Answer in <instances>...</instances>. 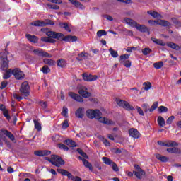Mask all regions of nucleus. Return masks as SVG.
Returning a JSON list of instances; mask_svg holds the SVG:
<instances>
[{"instance_id":"obj_1","label":"nucleus","mask_w":181,"mask_h":181,"mask_svg":"<svg viewBox=\"0 0 181 181\" xmlns=\"http://www.w3.org/2000/svg\"><path fill=\"white\" fill-rule=\"evenodd\" d=\"M42 32H44L48 37H41L42 42H46V43H56V40H64V42H77V36L68 35L64 36L63 33H56L49 30V28H42Z\"/></svg>"},{"instance_id":"obj_2","label":"nucleus","mask_w":181,"mask_h":181,"mask_svg":"<svg viewBox=\"0 0 181 181\" xmlns=\"http://www.w3.org/2000/svg\"><path fill=\"white\" fill-rule=\"evenodd\" d=\"M101 115H103V113H101L98 110H94L89 109L86 111V116L90 119H94V118H95V119H98L99 122L105 124L106 125H114L115 124L112 120L103 117Z\"/></svg>"},{"instance_id":"obj_3","label":"nucleus","mask_w":181,"mask_h":181,"mask_svg":"<svg viewBox=\"0 0 181 181\" xmlns=\"http://www.w3.org/2000/svg\"><path fill=\"white\" fill-rule=\"evenodd\" d=\"M57 171L58 172V173H60L63 176H67L68 179H71L72 181H82L80 177L78 176L74 177L71 173H70V172L64 169L58 168Z\"/></svg>"},{"instance_id":"obj_4","label":"nucleus","mask_w":181,"mask_h":181,"mask_svg":"<svg viewBox=\"0 0 181 181\" xmlns=\"http://www.w3.org/2000/svg\"><path fill=\"white\" fill-rule=\"evenodd\" d=\"M116 103L119 107H122V108H124V110H127V111H135V107H134L129 103L121 100V99H117Z\"/></svg>"},{"instance_id":"obj_5","label":"nucleus","mask_w":181,"mask_h":181,"mask_svg":"<svg viewBox=\"0 0 181 181\" xmlns=\"http://www.w3.org/2000/svg\"><path fill=\"white\" fill-rule=\"evenodd\" d=\"M49 160L50 163H52V165H54V166H57V168H60L61 166H63V165H64L65 163L64 160L62 158V157L56 155H52V159Z\"/></svg>"},{"instance_id":"obj_6","label":"nucleus","mask_w":181,"mask_h":181,"mask_svg":"<svg viewBox=\"0 0 181 181\" xmlns=\"http://www.w3.org/2000/svg\"><path fill=\"white\" fill-rule=\"evenodd\" d=\"M30 25L32 26H39L41 28H43L45 26H47V25H54V22L52 20L46 19L45 21H41V20H37L35 21H33L30 23Z\"/></svg>"},{"instance_id":"obj_7","label":"nucleus","mask_w":181,"mask_h":181,"mask_svg":"<svg viewBox=\"0 0 181 181\" xmlns=\"http://www.w3.org/2000/svg\"><path fill=\"white\" fill-rule=\"evenodd\" d=\"M29 90H30L29 83L28 81L23 82L20 88V92L21 93V94H23V95H25V97H28L30 94Z\"/></svg>"},{"instance_id":"obj_8","label":"nucleus","mask_w":181,"mask_h":181,"mask_svg":"<svg viewBox=\"0 0 181 181\" xmlns=\"http://www.w3.org/2000/svg\"><path fill=\"white\" fill-rule=\"evenodd\" d=\"M128 59H129V54L121 55L119 59V62L122 64H124L125 67H127L128 69H129V67H131V61L128 60Z\"/></svg>"},{"instance_id":"obj_9","label":"nucleus","mask_w":181,"mask_h":181,"mask_svg":"<svg viewBox=\"0 0 181 181\" xmlns=\"http://www.w3.org/2000/svg\"><path fill=\"white\" fill-rule=\"evenodd\" d=\"M12 74L16 80H23L25 78V74L18 68L13 69Z\"/></svg>"},{"instance_id":"obj_10","label":"nucleus","mask_w":181,"mask_h":181,"mask_svg":"<svg viewBox=\"0 0 181 181\" xmlns=\"http://www.w3.org/2000/svg\"><path fill=\"white\" fill-rule=\"evenodd\" d=\"M33 53L35 54L37 56H40L41 57H52V55H50V54L43 51V49L40 48L34 49Z\"/></svg>"},{"instance_id":"obj_11","label":"nucleus","mask_w":181,"mask_h":181,"mask_svg":"<svg viewBox=\"0 0 181 181\" xmlns=\"http://www.w3.org/2000/svg\"><path fill=\"white\" fill-rule=\"evenodd\" d=\"M82 77L84 81H95V80L98 78V76L97 75H91L87 73L83 74Z\"/></svg>"},{"instance_id":"obj_12","label":"nucleus","mask_w":181,"mask_h":181,"mask_svg":"<svg viewBox=\"0 0 181 181\" xmlns=\"http://www.w3.org/2000/svg\"><path fill=\"white\" fill-rule=\"evenodd\" d=\"M78 93L81 97H83L84 98H88V97H91V93H89L87 91V88L82 87L79 89Z\"/></svg>"},{"instance_id":"obj_13","label":"nucleus","mask_w":181,"mask_h":181,"mask_svg":"<svg viewBox=\"0 0 181 181\" xmlns=\"http://www.w3.org/2000/svg\"><path fill=\"white\" fill-rule=\"evenodd\" d=\"M68 94L71 98L75 101H77L78 103H83V101H84V99H83V98L78 94L74 93V92H69Z\"/></svg>"},{"instance_id":"obj_14","label":"nucleus","mask_w":181,"mask_h":181,"mask_svg":"<svg viewBox=\"0 0 181 181\" xmlns=\"http://www.w3.org/2000/svg\"><path fill=\"white\" fill-rule=\"evenodd\" d=\"M129 134L132 138H134V139H138V138L141 136V133H139V132L134 128H132L129 130Z\"/></svg>"},{"instance_id":"obj_15","label":"nucleus","mask_w":181,"mask_h":181,"mask_svg":"<svg viewBox=\"0 0 181 181\" xmlns=\"http://www.w3.org/2000/svg\"><path fill=\"white\" fill-rule=\"evenodd\" d=\"M52 153V151L49 150H40V151H35L34 152V154L36 155V156H47Z\"/></svg>"},{"instance_id":"obj_16","label":"nucleus","mask_w":181,"mask_h":181,"mask_svg":"<svg viewBox=\"0 0 181 181\" xmlns=\"http://www.w3.org/2000/svg\"><path fill=\"white\" fill-rule=\"evenodd\" d=\"M2 134L5 135L7 138H8L12 142L15 141V136L13 135V134L9 132V130H6L5 129H1Z\"/></svg>"},{"instance_id":"obj_17","label":"nucleus","mask_w":181,"mask_h":181,"mask_svg":"<svg viewBox=\"0 0 181 181\" xmlns=\"http://www.w3.org/2000/svg\"><path fill=\"white\" fill-rule=\"evenodd\" d=\"M90 57V54L87 52H81L78 54V57H76V60L78 62H83V60H87Z\"/></svg>"},{"instance_id":"obj_18","label":"nucleus","mask_w":181,"mask_h":181,"mask_svg":"<svg viewBox=\"0 0 181 181\" xmlns=\"http://www.w3.org/2000/svg\"><path fill=\"white\" fill-rule=\"evenodd\" d=\"M69 2H71L72 5H74L76 8H78L79 9H82V10L86 9V7L84 6V5L81 4V3H80V1L77 0H69Z\"/></svg>"},{"instance_id":"obj_19","label":"nucleus","mask_w":181,"mask_h":181,"mask_svg":"<svg viewBox=\"0 0 181 181\" xmlns=\"http://www.w3.org/2000/svg\"><path fill=\"white\" fill-rule=\"evenodd\" d=\"M75 115L76 118H83L84 117V107H79L75 112Z\"/></svg>"},{"instance_id":"obj_20","label":"nucleus","mask_w":181,"mask_h":181,"mask_svg":"<svg viewBox=\"0 0 181 181\" xmlns=\"http://www.w3.org/2000/svg\"><path fill=\"white\" fill-rule=\"evenodd\" d=\"M136 29H137V30H139V32H143V33H148L149 35V28H148V27H146L145 25H141V24H137Z\"/></svg>"},{"instance_id":"obj_21","label":"nucleus","mask_w":181,"mask_h":181,"mask_svg":"<svg viewBox=\"0 0 181 181\" xmlns=\"http://www.w3.org/2000/svg\"><path fill=\"white\" fill-rule=\"evenodd\" d=\"M124 22H126L127 25H129V26H132V28H136V25H138V23H136V21L129 18H124Z\"/></svg>"},{"instance_id":"obj_22","label":"nucleus","mask_w":181,"mask_h":181,"mask_svg":"<svg viewBox=\"0 0 181 181\" xmlns=\"http://www.w3.org/2000/svg\"><path fill=\"white\" fill-rule=\"evenodd\" d=\"M25 36L28 40H29V42H30L31 43H37V42H39V38H37V37H36L35 35L27 34Z\"/></svg>"},{"instance_id":"obj_23","label":"nucleus","mask_w":181,"mask_h":181,"mask_svg":"<svg viewBox=\"0 0 181 181\" xmlns=\"http://www.w3.org/2000/svg\"><path fill=\"white\" fill-rule=\"evenodd\" d=\"M0 57L2 59V64H1V69L3 70H6L9 66L8 65V58L2 57V53L0 54Z\"/></svg>"},{"instance_id":"obj_24","label":"nucleus","mask_w":181,"mask_h":181,"mask_svg":"<svg viewBox=\"0 0 181 181\" xmlns=\"http://www.w3.org/2000/svg\"><path fill=\"white\" fill-rule=\"evenodd\" d=\"M57 65L58 67L63 69V67L67 66V62L64 59H60L57 61Z\"/></svg>"},{"instance_id":"obj_25","label":"nucleus","mask_w":181,"mask_h":181,"mask_svg":"<svg viewBox=\"0 0 181 181\" xmlns=\"http://www.w3.org/2000/svg\"><path fill=\"white\" fill-rule=\"evenodd\" d=\"M157 122L159 127L160 128H163L165 125H166V122L165 121V119L162 116H158L157 119Z\"/></svg>"},{"instance_id":"obj_26","label":"nucleus","mask_w":181,"mask_h":181,"mask_svg":"<svg viewBox=\"0 0 181 181\" xmlns=\"http://www.w3.org/2000/svg\"><path fill=\"white\" fill-rule=\"evenodd\" d=\"M147 13L148 15H151V16H152L153 18H160V19H162V16L159 13L155 11H152V10L148 11Z\"/></svg>"},{"instance_id":"obj_27","label":"nucleus","mask_w":181,"mask_h":181,"mask_svg":"<svg viewBox=\"0 0 181 181\" xmlns=\"http://www.w3.org/2000/svg\"><path fill=\"white\" fill-rule=\"evenodd\" d=\"M167 46L168 47H170L171 49H173L174 50H180V47L177 44L173 43L172 42H168Z\"/></svg>"},{"instance_id":"obj_28","label":"nucleus","mask_w":181,"mask_h":181,"mask_svg":"<svg viewBox=\"0 0 181 181\" xmlns=\"http://www.w3.org/2000/svg\"><path fill=\"white\" fill-rule=\"evenodd\" d=\"M151 40L152 42H153V43H156V45H158V46H166V43H165L163 41H162L160 39L152 37Z\"/></svg>"},{"instance_id":"obj_29","label":"nucleus","mask_w":181,"mask_h":181,"mask_svg":"<svg viewBox=\"0 0 181 181\" xmlns=\"http://www.w3.org/2000/svg\"><path fill=\"white\" fill-rule=\"evenodd\" d=\"M165 146H167L168 148H170L172 146H179V144H177L175 141L168 140V141H165Z\"/></svg>"},{"instance_id":"obj_30","label":"nucleus","mask_w":181,"mask_h":181,"mask_svg":"<svg viewBox=\"0 0 181 181\" xmlns=\"http://www.w3.org/2000/svg\"><path fill=\"white\" fill-rule=\"evenodd\" d=\"M168 153H180V149L177 147L168 148H167Z\"/></svg>"},{"instance_id":"obj_31","label":"nucleus","mask_w":181,"mask_h":181,"mask_svg":"<svg viewBox=\"0 0 181 181\" xmlns=\"http://www.w3.org/2000/svg\"><path fill=\"white\" fill-rule=\"evenodd\" d=\"M134 173L137 179H141L142 176H145V171L139 170V171H134Z\"/></svg>"},{"instance_id":"obj_32","label":"nucleus","mask_w":181,"mask_h":181,"mask_svg":"<svg viewBox=\"0 0 181 181\" xmlns=\"http://www.w3.org/2000/svg\"><path fill=\"white\" fill-rule=\"evenodd\" d=\"M12 71H13V69H12L6 71L5 74L3 76V78L4 80H8V78H10L11 76H12Z\"/></svg>"},{"instance_id":"obj_33","label":"nucleus","mask_w":181,"mask_h":181,"mask_svg":"<svg viewBox=\"0 0 181 181\" xmlns=\"http://www.w3.org/2000/svg\"><path fill=\"white\" fill-rule=\"evenodd\" d=\"M64 144H66V145H68V146H70L71 148H76V146H77V145H76V142L70 139L65 140Z\"/></svg>"},{"instance_id":"obj_34","label":"nucleus","mask_w":181,"mask_h":181,"mask_svg":"<svg viewBox=\"0 0 181 181\" xmlns=\"http://www.w3.org/2000/svg\"><path fill=\"white\" fill-rule=\"evenodd\" d=\"M83 163L85 168H87L88 169H89V170H90V172H93V170H94V168H93V165L90 164V163L88 162V160H83Z\"/></svg>"},{"instance_id":"obj_35","label":"nucleus","mask_w":181,"mask_h":181,"mask_svg":"<svg viewBox=\"0 0 181 181\" xmlns=\"http://www.w3.org/2000/svg\"><path fill=\"white\" fill-rule=\"evenodd\" d=\"M59 26L60 28H62V29H65L66 32H71V30L70 29V27L67 23H60Z\"/></svg>"},{"instance_id":"obj_36","label":"nucleus","mask_w":181,"mask_h":181,"mask_svg":"<svg viewBox=\"0 0 181 181\" xmlns=\"http://www.w3.org/2000/svg\"><path fill=\"white\" fill-rule=\"evenodd\" d=\"M157 24L161 26H170V23L166 20H160L157 21Z\"/></svg>"},{"instance_id":"obj_37","label":"nucleus","mask_w":181,"mask_h":181,"mask_svg":"<svg viewBox=\"0 0 181 181\" xmlns=\"http://www.w3.org/2000/svg\"><path fill=\"white\" fill-rule=\"evenodd\" d=\"M44 63L45 64H48L49 66H54V64H56V62L50 59H44Z\"/></svg>"},{"instance_id":"obj_38","label":"nucleus","mask_w":181,"mask_h":181,"mask_svg":"<svg viewBox=\"0 0 181 181\" xmlns=\"http://www.w3.org/2000/svg\"><path fill=\"white\" fill-rule=\"evenodd\" d=\"M153 67L155 69H156L157 70H159V69H162V67H163V62L160 61V62L154 63Z\"/></svg>"},{"instance_id":"obj_39","label":"nucleus","mask_w":181,"mask_h":181,"mask_svg":"<svg viewBox=\"0 0 181 181\" xmlns=\"http://www.w3.org/2000/svg\"><path fill=\"white\" fill-rule=\"evenodd\" d=\"M102 160H103L105 165H109L110 166H111V164L113 163L108 157H103Z\"/></svg>"},{"instance_id":"obj_40","label":"nucleus","mask_w":181,"mask_h":181,"mask_svg":"<svg viewBox=\"0 0 181 181\" xmlns=\"http://www.w3.org/2000/svg\"><path fill=\"white\" fill-rule=\"evenodd\" d=\"M156 159H158V160H160V162H168V157L160 156L159 154L156 156Z\"/></svg>"},{"instance_id":"obj_41","label":"nucleus","mask_w":181,"mask_h":181,"mask_svg":"<svg viewBox=\"0 0 181 181\" xmlns=\"http://www.w3.org/2000/svg\"><path fill=\"white\" fill-rule=\"evenodd\" d=\"M35 128L37 131H42V125L37 120H34Z\"/></svg>"},{"instance_id":"obj_42","label":"nucleus","mask_w":181,"mask_h":181,"mask_svg":"<svg viewBox=\"0 0 181 181\" xmlns=\"http://www.w3.org/2000/svg\"><path fill=\"white\" fill-rule=\"evenodd\" d=\"M143 86H144V90H146V91H148V90H151V88L152 87V83H151V82H144L143 83Z\"/></svg>"},{"instance_id":"obj_43","label":"nucleus","mask_w":181,"mask_h":181,"mask_svg":"<svg viewBox=\"0 0 181 181\" xmlns=\"http://www.w3.org/2000/svg\"><path fill=\"white\" fill-rule=\"evenodd\" d=\"M98 37H101V36H107V33L104 30H100L96 33Z\"/></svg>"},{"instance_id":"obj_44","label":"nucleus","mask_w":181,"mask_h":181,"mask_svg":"<svg viewBox=\"0 0 181 181\" xmlns=\"http://www.w3.org/2000/svg\"><path fill=\"white\" fill-rule=\"evenodd\" d=\"M3 115L8 121H11V115H9V111H8V110L4 109L3 110Z\"/></svg>"},{"instance_id":"obj_45","label":"nucleus","mask_w":181,"mask_h":181,"mask_svg":"<svg viewBox=\"0 0 181 181\" xmlns=\"http://www.w3.org/2000/svg\"><path fill=\"white\" fill-rule=\"evenodd\" d=\"M109 52L112 56V57H118V52L112 49V48L109 49Z\"/></svg>"},{"instance_id":"obj_46","label":"nucleus","mask_w":181,"mask_h":181,"mask_svg":"<svg viewBox=\"0 0 181 181\" xmlns=\"http://www.w3.org/2000/svg\"><path fill=\"white\" fill-rule=\"evenodd\" d=\"M158 105H159V103L154 102L153 104L152 105L151 107L149 110V112H153V111H155V110H156V108H158Z\"/></svg>"},{"instance_id":"obj_47","label":"nucleus","mask_w":181,"mask_h":181,"mask_svg":"<svg viewBox=\"0 0 181 181\" xmlns=\"http://www.w3.org/2000/svg\"><path fill=\"white\" fill-rule=\"evenodd\" d=\"M77 152L82 156V158H86V159H88V156H87V154L85 153L83 150L78 148Z\"/></svg>"},{"instance_id":"obj_48","label":"nucleus","mask_w":181,"mask_h":181,"mask_svg":"<svg viewBox=\"0 0 181 181\" xmlns=\"http://www.w3.org/2000/svg\"><path fill=\"white\" fill-rule=\"evenodd\" d=\"M41 71H42V73H44V74H47L48 73H50V68H49V66H44L41 69Z\"/></svg>"},{"instance_id":"obj_49","label":"nucleus","mask_w":181,"mask_h":181,"mask_svg":"<svg viewBox=\"0 0 181 181\" xmlns=\"http://www.w3.org/2000/svg\"><path fill=\"white\" fill-rule=\"evenodd\" d=\"M47 6L49 8V9H60V7L56 4H47Z\"/></svg>"},{"instance_id":"obj_50","label":"nucleus","mask_w":181,"mask_h":181,"mask_svg":"<svg viewBox=\"0 0 181 181\" xmlns=\"http://www.w3.org/2000/svg\"><path fill=\"white\" fill-rule=\"evenodd\" d=\"M39 105H40L42 110H46L47 108V102L40 101Z\"/></svg>"},{"instance_id":"obj_51","label":"nucleus","mask_w":181,"mask_h":181,"mask_svg":"<svg viewBox=\"0 0 181 181\" xmlns=\"http://www.w3.org/2000/svg\"><path fill=\"white\" fill-rule=\"evenodd\" d=\"M142 108H143L144 112H148V111H149V110H151V108H149V105H148L147 103H144L142 105Z\"/></svg>"},{"instance_id":"obj_52","label":"nucleus","mask_w":181,"mask_h":181,"mask_svg":"<svg viewBox=\"0 0 181 181\" xmlns=\"http://www.w3.org/2000/svg\"><path fill=\"white\" fill-rule=\"evenodd\" d=\"M152 52V49L149 48H145L144 49L142 50V53L144 56H148Z\"/></svg>"},{"instance_id":"obj_53","label":"nucleus","mask_w":181,"mask_h":181,"mask_svg":"<svg viewBox=\"0 0 181 181\" xmlns=\"http://www.w3.org/2000/svg\"><path fill=\"white\" fill-rule=\"evenodd\" d=\"M110 166H112V169L114 170V172H118V170H119L118 165H117L114 162L111 163Z\"/></svg>"},{"instance_id":"obj_54","label":"nucleus","mask_w":181,"mask_h":181,"mask_svg":"<svg viewBox=\"0 0 181 181\" xmlns=\"http://www.w3.org/2000/svg\"><path fill=\"white\" fill-rule=\"evenodd\" d=\"M173 119H175V116H170V117L168 118L166 120V124L168 125L172 124V122H173Z\"/></svg>"},{"instance_id":"obj_55","label":"nucleus","mask_w":181,"mask_h":181,"mask_svg":"<svg viewBox=\"0 0 181 181\" xmlns=\"http://www.w3.org/2000/svg\"><path fill=\"white\" fill-rule=\"evenodd\" d=\"M58 147L59 148V149H63L64 151H69V147L63 144H59Z\"/></svg>"},{"instance_id":"obj_56","label":"nucleus","mask_w":181,"mask_h":181,"mask_svg":"<svg viewBox=\"0 0 181 181\" xmlns=\"http://www.w3.org/2000/svg\"><path fill=\"white\" fill-rule=\"evenodd\" d=\"M158 111L160 112H168V107H166L165 106H160L158 107Z\"/></svg>"},{"instance_id":"obj_57","label":"nucleus","mask_w":181,"mask_h":181,"mask_svg":"<svg viewBox=\"0 0 181 181\" xmlns=\"http://www.w3.org/2000/svg\"><path fill=\"white\" fill-rule=\"evenodd\" d=\"M69 111V109L66 107H63V111L62 112L63 117H67V112Z\"/></svg>"},{"instance_id":"obj_58","label":"nucleus","mask_w":181,"mask_h":181,"mask_svg":"<svg viewBox=\"0 0 181 181\" xmlns=\"http://www.w3.org/2000/svg\"><path fill=\"white\" fill-rule=\"evenodd\" d=\"M62 128L64 129H66V128H69V121L68 120L64 121V122L62 123Z\"/></svg>"},{"instance_id":"obj_59","label":"nucleus","mask_w":181,"mask_h":181,"mask_svg":"<svg viewBox=\"0 0 181 181\" xmlns=\"http://www.w3.org/2000/svg\"><path fill=\"white\" fill-rule=\"evenodd\" d=\"M60 136L58 134H54L52 136V141H54V142H57V141L59 139Z\"/></svg>"},{"instance_id":"obj_60","label":"nucleus","mask_w":181,"mask_h":181,"mask_svg":"<svg viewBox=\"0 0 181 181\" xmlns=\"http://www.w3.org/2000/svg\"><path fill=\"white\" fill-rule=\"evenodd\" d=\"M136 110H137V112L139 114V115H141L142 117H144V115H145L144 114V110H142V109L140 107H136Z\"/></svg>"},{"instance_id":"obj_61","label":"nucleus","mask_w":181,"mask_h":181,"mask_svg":"<svg viewBox=\"0 0 181 181\" xmlns=\"http://www.w3.org/2000/svg\"><path fill=\"white\" fill-rule=\"evenodd\" d=\"M6 86H8V82L6 81H4L1 82V86L0 88H1V90H4V88H6Z\"/></svg>"},{"instance_id":"obj_62","label":"nucleus","mask_w":181,"mask_h":181,"mask_svg":"<svg viewBox=\"0 0 181 181\" xmlns=\"http://www.w3.org/2000/svg\"><path fill=\"white\" fill-rule=\"evenodd\" d=\"M136 50V47H129L127 48V52H128L129 53H132L133 51Z\"/></svg>"},{"instance_id":"obj_63","label":"nucleus","mask_w":181,"mask_h":181,"mask_svg":"<svg viewBox=\"0 0 181 181\" xmlns=\"http://www.w3.org/2000/svg\"><path fill=\"white\" fill-rule=\"evenodd\" d=\"M13 98L16 99V100H18V101H21V100H23V97L18 95V94H13Z\"/></svg>"},{"instance_id":"obj_64","label":"nucleus","mask_w":181,"mask_h":181,"mask_svg":"<svg viewBox=\"0 0 181 181\" xmlns=\"http://www.w3.org/2000/svg\"><path fill=\"white\" fill-rule=\"evenodd\" d=\"M103 142L105 146H110L111 145V144H110V141L106 139H103Z\"/></svg>"}]
</instances>
